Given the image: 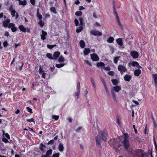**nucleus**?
I'll use <instances>...</instances> for the list:
<instances>
[{"label":"nucleus","mask_w":157,"mask_h":157,"mask_svg":"<svg viewBox=\"0 0 157 157\" xmlns=\"http://www.w3.org/2000/svg\"><path fill=\"white\" fill-rule=\"evenodd\" d=\"M100 79L102 81L104 86V85H106L105 82L104 81V79L102 77H100Z\"/></svg>","instance_id":"obj_56"},{"label":"nucleus","mask_w":157,"mask_h":157,"mask_svg":"<svg viewBox=\"0 0 157 157\" xmlns=\"http://www.w3.org/2000/svg\"><path fill=\"white\" fill-rule=\"evenodd\" d=\"M107 135L108 134L107 131L105 130L103 131L101 134L99 133L95 138L96 144L99 145L98 147L100 152H101L102 150V147L100 146L101 141L103 140L106 142V140L107 137Z\"/></svg>","instance_id":"obj_1"},{"label":"nucleus","mask_w":157,"mask_h":157,"mask_svg":"<svg viewBox=\"0 0 157 157\" xmlns=\"http://www.w3.org/2000/svg\"><path fill=\"white\" fill-rule=\"evenodd\" d=\"M111 82L114 85L116 86L118 83V81L116 79H112L111 80Z\"/></svg>","instance_id":"obj_34"},{"label":"nucleus","mask_w":157,"mask_h":157,"mask_svg":"<svg viewBox=\"0 0 157 157\" xmlns=\"http://www.w3.org/2000/svg\"><path fill=\"white\" fill-rule=\"evenodd\" d=\"M121 89V87L118 86H113L112 89L111 90V93L112 94L113 98L114 101H117L116 95L114 92V91H115L116 92H118Z\"/></svg>","instance_id":"obj_4"},{"label":"nucleus","mask_w":157,"mask_h":157,"mask_svg":"<svg viewBox=\"0 0 157 157\" xmlns=\"http://www.w3.org/2000/svg\"><path fill=\"white\" fill-rule=\"evenodd\" d=\"M26 109H27V111L29 112L31 114L33 113L32 109L30 108L29 107H26Z\"/></svg>","instance_id":"obj_44"},{"label":"nucleus","mask_w":157,"mask_h":157,"mask_svg":"<svg viewBox=\"0 0 157 157\" xmlns=\"http://www.w3.org/2000/svg\"><path fill=\"white\" fill-rule=\"evenodd\" d=\"M118 71H120L121 74L122 75L123 74L124 72L127 71L126 68L124 66L121 65L118 66Z\"/></svg>","instance_id":"obj_5"},{"label":"nucleus","mask_w":157,"mask_h":157,"mask_svg":"<svg viewBox=\"0 0 157 157\" xmlns=\"http://www.w3.org/2000/svg\"><path fill=\"white\" fill-rule=\"evenodd\" d=\"M39 72L40 74H41L42 73L44 72V71L43 70V68H42L41 66H40L39 67Z\"/></svg>","instance_id":"obj_42"},{"label":"nucleus","mask_w":157,"mask_h":157,"mask_svg":"<svg viewBox=\"0 0 157 157\" xmlns=\"http://www.w3.org/2000/svg\"><path fill=\"white\" fill-rule=\"evenodd\" d=\"M152 77L154 79L155 86L156 87L157 86V74H153Z\"/></svg>","instance_id":"obj_16"},{"label":"nucleus","mask_w":157,"mask_h":157,"mask_svg":"<svg viewBox=\"0 0 157 157\" xmlns=\"http://www.w3.org/2000/svg\"><path fill=\"white\" fill-rule=\"evenodd\" d=\"M19 28L20 30L23 32L25 33L26 32V29L23 25H20L19 26Z\"/></svg>","instance_id":"obj_23"},{"label":"nucleus","mask_w":157,"mask_h":157,"mask_svg":"<svg viewBox=\"0 0 157 157\" xmlns=\"http://www.w3.org/2000/svg\"><path fill=\"white\" fill-rule=\"evenodd\" d=\"M30 2L31 4L33 5H34L35 4V0H30Z\"/></svg>","instance_id":"obj_58"},{"label":"nucleus","mask_w":157,"mask_h":157,"mask_svg":"<svg viewBox=\"0 0 157 157\" xmlns=\"http://www.w3.org/2000/svg\"><path fill=\"white\" fill-rule=\"evenodd\" d=\"M50 10L51 12L55 14H56L57 13L56 9L54 7H51L50 8Z\"/></svg>","instance_id":"obj_31"},{"label":"nucleus","mask_w":157,"mask_h":157,"mask_svg":"<svg viewBox=\"0 0 157 157\" xmlns=\"http://www.w3.org/2000/svg\"><path fill=\"white\" fill-rule=\"evenodd\" d=\"M46 56L49 59H53V56H52V54L50 53H47Z\"/></svg>","instance_id":"obj_33"},{"label":"nucleus","mask_w":157,"mask_h":157,"mask_svg":"<svg viewBox=\"0 0 157 157\" xmlns=\"http://www.w3.org/2000/svg\"><path fill=\"white\" fill-rule=\"evenodd\" d=\"M83 29V26L79 25V28L76 29V32L77 33H80L82 30Z\"/></svg>","instance_id":"obj_30"},{"label":"nucleus","mask_w":157,"mask_h":157,"mask_svg":"<svg viewBox=\"0 0 157 157\" xmlns=\"http://www.w3.org/2000/svg\"><path fill=\"white\" fill-rule=\"evenodd\" d=\"M90 52V50L89 48H85L83 51V53L85 56L87 55Z\"/></svg>","instance_id":"obj_26"},{"label":"nucleus","mask_w":157,"mask_h":157,"mask_svg":"<svg viewBox=\"0 0 157 157\" xmlns=\"http://www.w3.org/2000/svg\"><path fill=\"white\" fill-rule=\"evenodd\" d=\"M2 141L4 142V143H6L7 142H9V141H8V139L5 138L4 137H3L2 138Z\"/></svg>","instance_id":"obj_48"},{"label":"nucleus","mask_w":157,"mask_h":157,"mask_svg":"<svg viewBox=\"0 0 157 157\" xmlns=\"http://www.w3.org/2000/svg\"><path fill=\"white\" fill-rule=\"evenodd\" d=\"M131 56L134 59L137 58V52L135 51H132L130 52Z\"/></svg>","instance_id":"obj_15"},{"label":"nucleus","mask_w":157,"mask_h":157,"mask_svg":"<svg viewBox=\"0 0 157 157\" xmlns=\"http://www.w3.org/2000/svg\"><path fill=\"white\" fill-rule=\"evenodd\" d=\"M59 116L57 115H53L52 116V118L53 119H54L55 120H57L59 118Z\"/></svg>","instance_id":"obj_46"},{"label":"nucleus","mask_w":157,"mask_h":157,"mask_svg":"<svg viewBox=\"0 0 157 157\" xmlns=\"http://www.w3.org/2000/svg\"><path fill=\"white\" fill-rule=\"evenodd\" d=\"M103 68L105 70L107 71H109L111 70L109 66L105 67L104 66V67H103Z\"/></svg>","instance_id":"obj_51"},{"label":"nucleus","mask_w":157,"mask_h":157,"mask_svg":"<svg viewBox=\"0 0 157 157\" xmlns=\"http://www.w3.org/2000/svg\"><path fill=\"white\" fill-rule=\"evenodd\" d=\"M58 149L59 151L60 152H63L64 149V147L63 146V144L61 143H60L59 144L58 146Z\"/></svg>","instance_id":"obj_18"},{"label":"nucleus","mask_w":157,"mask_h":157,"mask_svg":"<svg viewBox=\"0 0 157 157\" xmlns=\"http://www.w3.org/2000/svg\"><path fill=\"white\" fill-rule=\"evenodd\" d=\"M42 34L40 35L41 38L43 40H44L46 39V36L47 35V33L46 31L43 30H42Z\"/></svg>","instance_id":"obj_12"},{"label":"nucleus","mask_w":157,"mask_h":157,"mask_svg":"<svg viewBox=\"0 0 157 157\" xmlns=\"http://www.w3.org/2000/svg\"><path fill=\"white\" fill-rule=\"evenodd\" d=\"M75 15L77 16H81L82 15V13L81 11H78L75 12Z\"/></svg>","instance_id":"obj_35"},{"label":"nucleus","mask_w":157,"mask_h":157,"mask_svg":"<svg viewBox=\"0 0 157 157\" xmlns=\"http://www.w3.org/2000/svg\"><path fill=\"white\" fill-rule=\"evenodd\" d=\"M59 153H56L53 154L52 157H59Z\"/></svg>","instance_id":"obj_53"},{"label":"nucleus","mask_w":157,"mask_h":157,"mask_svg":"<svg viewBox=\"0 0 157 157\" xmlns=\"http://www.w3.org/2000/svg\"><path fill=\"white\" fill-rule=\"evenodd\" d=\"M91 59L93 61H97L99 59V58L97 54L94 53L90 55Z\"/></svg>","instance_id":"obj_7"},{"label":"nucleus","mask_w":157,"mask_h":157,"mask_svg":"<svg viewBox=\"0 0 157 157\" xmlns=\"http://www.w3.org/2000/svg\"><path fill=\"white\" fill-rule=\"evenodd\" d=\"M114 40V39L113 37L110 36L107 39V41L109 43H111L113 42Z\"/></svg>","instance_id":"obj_27"},{"label":"nucleus","mask_w":157,"mask_h":157,"mask_svg":"<svg viewBox=\"0 0 157 157\" xmlns=\"http://www.w3.org/2000/svg\"><path fill=\"white\" fill-rule=\"evenodd\" d=\"M114 15L115 16H116V19L117 20V23L118 25L120 26V27L121 28V29H123V27L122 26V25H121L119 17L118 16V14L117 13H114Z\"/></svg>","instance_id":"obj_10"},{"label":"nucleus","mask_w":157,"mask_h":157,"mask_svg":"<svg viewBox=\"0 0 157 157\" xmlns=\"http://www.w3.org/2000/svg\"><path fill=\"white\" fill-rule=\"evenodd\" d=\"M74 22L75 25L76 26H77L79 24V22L78 20L76 18H75L74 20Z\"/></svg>","instance_id":"obj_47"},{"label":"nucleus","mask_w":157,"mask_h":157,"mask_svg":"<svg viewBox=\"0 0 157 157\" xmlns=\"http://www.w3.org/2000/svg\"><path fill=\"white\" fill-rule=\"evenodd\" d=\"M116 41L117 44L120 46H121L123 45V43L122 40L121 38H118L116 40Z\"/></svg>","instance_id":"obj_20"},{"label":"nucleus","mask_w":157,"mask_h":157,"mask_svg":"<svg viewBox=\"0 0 157 157\" xmlns=\"http://www.w3.org/2000/svg\"><path fill=\"white\" fill-rule=\"evenodd\" d=\"M141 70H142V67L139 65L138 63V76L141 73Z\"/></svg>","instance_id":"obj_40"},{"label":"nucleus","mask_w":157,"mask_h":157,"mask_svg":"<svg viewBox=\"0 0 157 157\" xmlns=\"http://www.w3.org/2000/svg\"><path fill=\"white\" fill-rule=\"evenodd\" d=\"M54 143V140H52L49 141L47 143L48 145L53 144Z\"/></svg>","instance_id":"obj_50"},{"label":"nucleus","mask_w":157,"mask_h":157,"mask_svg":"<svg viewBox=\"0 0 157 157\" xmlns=\"http://www.w3.org/2000/svg\"><path fill=\"white\" fill-rule=\"evenodd\" d=\"M42 74V77L45 78V76L46 75V73H45L44 72H43L41 74Z\"/></svg>","instance_id":"obj_59"},{"label":"nucleus","mask_w":157,"mask_h":157,"mask_svg":"<svg viewBox=\"0 0 157 157\" xmlns=\"http://www.w3.org/2000/svg\"><path fill=\"white\" fill-rule=\"evenodd\" d=\"M60 54V53L59 52H55L53 55V59L54 60H56L59 57Z\"/></svg>","instance_id":"obj_14"},{"label":"nucleus","mask_w":157,"mask_h":157,"mask_svg":"<svg viewBox=\"0 0 157 157\" xmlns=\"http://www.w3.org/2000/svg\"><path fill=\"white\" fill-rule=\"evenodd\" d=\"M80 94V90L77 89V92L75 93V98H77V99H78V98L79 97Z\"/></svg>","instance_id":"obj_32"},{"label":"nucleus","mask_w":157,"mask_h":157,"mask_svg":"<svg viewBox=\"0 0 157 157\" xmlns=\"http://www.w3.org/2000/svg\"><path fill=\"white\" fill-rule=\"evenodd\" d=\"M9 11L11 12V15L12 17H14L15 16V13H16L15 10L13 9V6L12 5L10 6L9 8Z\"/></svg>","instance_id":"obj_13"},{"label":"nucleus","mask_w":157,"mask_h":157,"mask_svg":"<svg viewBox=\"0 0 157 157\" xmlns=\"http://www.w3.org/2000/svg\"><path fill=\"white\" fill-rule=\"evenodd\" d=\"M5 136L6 138L7 139H10V136L9 134L8 133H6L5 134Z\"/></svg>","instance_id":"obj_61"},{"label":"nucleus","mask_w":157,"mask_h":157,"mask_svg":"<svg viewBox=\"0 0 157 157\" xmlns=\"http://www.w3.org/2000/svg\"><path fill=\"white\" fill-rule=\"evenodd\" d=\"M128 65L129 66L136 67H137V62L132 61L128 63Z\"/></svg>","instance_id":"obj_17"},{"label":"nucleus","mask_w":157,"mask_h":157,"mask_svg":"<svg viewBox=\"0 0 157 157\" xmlns=\"http://www.w3.org/2000/svg\"><path fill=\"white\" fill-rule=\"evenodd\" d=\"M105 65L104 63L102 62H98L97 63V66L98 67L101 66H103V67Z\"/></svg>","instance_id":"obj_36"},{"label":"nucleus","mask_w":157,"mask_h":157,"mask_svg":"<svg viewBox=\"0 0 157 157\" xmlns=\"http://www.w3.org/2000/svg\"><path fill=\"white\" fill-rule=\"evenodd\" d=\"M138 157H147V155L143 150L138 149Z\"/></svg>","instance_id":"obj_6"},{"label":"nucleus","mask_w":157,"mask_h":157,"mask_svg":"<svg viewBox=\"0 0 157 157\" xmlns=\"http://www.w3.org/2000/svg\"><path fill=\"white\" fill-rule=\"evenodd\" d=\"M108 74L111 76H113L114 75V72L113 71H111L107 73Z\"/></svg>","instance_id":"obj_45"},{"label":"nucleus","mask_w":157,"mask_h":157,"mask_svg":"<svg viewBox=\"0 0 157 157\" xmlns=\"http://www.w3.org/2000/svg\"><path fill=\"white\" fill-rule=\"evenodd\" d=\"M119 57H119L117 56L114 58V60H113V61H114V63H115L116 64L117 63V62H118V60H119Z\"/></svg>","instance_id":"obj_43"},{"label":"nucleus","mask_w":157,"mask_h":157,"mask_svg":"<svg viewBox=\"0 0 157 157\" xmlns=\"http://www.w3.org/2000/svg\"><path fill=\"white\" fill-rule=\"evenodd\" d=\"M108 143L110 146L115 148L117 151L118 150L119 148L121 146L120 140L117 138H114L110 140Z\"/></svg>","instance_id":"obj_2"},{"label":"nucleus","mask_w":157,"mask_h":157,"mask_svg":"<svg viewBox=\"0 0 157 157\" xmlns=\"http://www.w3.org/2000/svg\"><path fill=\"white\" fill-rule=\"evenodd\" d=\"M90 33L94 36H101L102 35V33L98 30H92L90 31Z\"/></svg>","instance_id":"obj_8"},{"label":"nucleus","mask_w":157,"mask_h":157,"mask_svg":"<svg viewBox=\"0 0 157 157\" xmlns=\"http://www.w3.org/2000/svg\"><path fill=\"white\" fill-rule=\"evenodd\" d=\"M65 65V64L61 63L59 64H56L55 66L56 67L58 68H60L63 67Z\"/></svg>","instance_id":"obj_37"},{"label":"nucleus","mask_w":157,"mask_h":157,"mask_svg":"<svg viewBox=\"0 0 157 157\" xmlns=\"http://www.w3.org/2000/svg\"><path fill=\"white\" fill-rule=\"evenodd\" d=\"M19 1V4L20 5L25 6L27 4V2L25 0L22 1L21 0H17Z\"/></svg>","instance_id":"obj_22"},{"label":"nucleus","mask_w":157,"mask_h":157,"mask_svg":"<svg viewBox=\"0 0 157 157\" xmlns=\"http://www.w3.org/2000/svg\"><path fill=\"white\" fill-rule=\"evenodd\" d=\"M124 135V140L122 142L124 148L128 150L129 146L130 144L128 141V136L127 133H123Z\"/></svg>","instance_id":"obj_3"},{"label":"nucleus","mask_w":157,"mask_h":157,"mask_svg":"<svg viewBox=\"0 0 157 157\" xmlns=\"http://www.w3.org/2000/svg\"><path fill=\"white\" fill-rule=\"evenodd\" d=\"M55 69V68L54 67V66H53V67H51L50 68V70L52 72H53L54 71Z\"/></svg>","instance_id":"obj_64"},{"label":"nucleus","mask_w":157,"mask_h":157,"mask_svg":"<svg viewBox=\"0 0 157 157\" xmlns=\"http://www.w3.org/2000/svg\"><path fill=\"white\" fill-rule=\"evenodd\" d=\"M81 48H84L85 46L84 41L83 40H81L79 42Z\"/></svg>","instance_id":"obj_24"},{"label":"nucleus","mask_w":157,"mask_h":157,"mask_svg":"<svg viewBox=\"0 0 157 157\" xmlns=\"http://www.w3.org/2000/svg\"><path fill=\"white\" fill-rule=\"evenodd\" d=\"M8 28H11L12 32H15L17 30V27H15V24L13 23H10L8 26Z\"/></svg>","instance_id":"obj_9"},{"label":"nucleus","mask_w":157,"mask_h":157,"mask_svg":"<svg viewBox=\"0 0 157 157\" xmlns=\"http://www.w3.org/2000/svg\"><path fill=\"white\" fill-rule=\"evenodd\" d=\"M85 8L84 7H83V6H80L79 7V10H85Z\"/></svg>","instance_id":"obj_62"},{"label":"nucleus","mask_w":157,"mask_h":157,"mask_svg":"<svg viewBox=\"0 0 157 157\" xmlns=\"http://www.w3.org/2000/svg\"><path fill=\"white\" fill-rule=\"evenodd\" d=\"M104 86L107 94H108L109 93V92L106 85H104Z\"/></svg>","instance_id":"obj_52"},{"label":"nucleus","mask_w":157,"mask_h":157,"mask_svg":"<svg viewBox=\"0 0 157 157\" xmlns=\"http://www.w3.org/2000/svg\"><path fill=\"white\" fill-rule=\"evenodd\" d=\"M113 12L114 13H117L116 10V7L115 5V2L114 0H113Z\"/></svg>","instance_id":"obj_41"},{"label":"nucleus","mask_w":157,"mask_h":157,"mask_svg":"<svg viewBox=\"0 0 157 157\" xmlns=\"http://www.w3.org/2000/svg\"><path fill=\"white\" fill-rule=\"evenodd\" d=\"M26 121L29 122H33L35 123V121L33 119V118H32L30 119H27L26 120Z\"/></svg>","instance_id":"obj_49"},{"label":"nucleus","mask_w":157,"mask_h":157,"mask_svg":"<svg viewBox=\"0 0 157 157\" xmlns=\"http://www.w3.org/2000/svg\"><path fill=\"white\" fill-rule=\"evenodd\" d=\"M85 63L90 66H92L91 64L88 60H85Z\"/></svg>","instance_id":"obj_55"},{"label":"nucleus","mask_w":157,"mask_h":157,"mask_svg":"<svg viewBox=\"0 0 157 157\" xmlns=\"http://www.w3.org/2000/svg\"><path fill=\"white\" fill-rule=\"evenodd\" d=\"M52 149L48 150L46 152V155L48 157H50V155H52Z\"/></svg>","instance_id":"obj_25"},{"label":"nucleus","mask_w":157,"mask_h":157,"mask_svg":"<svg viewBox=\"0 0 157 157\" xmlns=\"http://www.w3.org/2000/svg\"><path fill=\"white\" fill-rule=\"evenodd\" d=\"M82 128V127H79L78 128H77L76 130V132H78Z\"/></svg>","instance_id":"obj_63"},{"label":"nucleus","mask_w":157,"mask_h":157,"mask_svg":"<svg viewBox=\"0 0 157 157\" xmlns=\"http://www.w3.org/2000/svg\"><path fill=\"white\" fill-rule=\"evenodd\" d=\"M64 59L62 55H61L58 59V61L60 63H63Z\"/></svg>","instance_id":"obj_29"},{"label":"nucleus","mask_w":157,"mask_h":157,"mask_svg":"<svg viewBox=\"0 0 157 157\" xmlns=\"http://www.w3.org/2000/svg\"><path fill=\"white\" fill-rule=\"evenodd\" d=\"M8 45V42L6 41H5L3 43V45L4 47H6Z\"/></svg>","instance_id":"obj_54"},{"label":"nucleus","mask_w":157,"mask_h":157,"mask_svg":"<svg viewBox=\"0 0 157 157\" xmlns=\"http://www.w3.org/2000/svg\"><path fill=\"white\" fill-rule=\"evenodd\" d=\"M38 24L41 27H43L44 25V22L42 21L41 20H40L39 22H38Z\"/></svg>","instance_id":"obj_39"},{"label":"nucleus","mask_w":157,"mask_h":157,"mask_svg":"<svg viewBox=\"0 0 157 157\" xmlns=\"http://www.w3.org/2000/svg\"><path fill=\"white\" fill-rule=\"evenodd\" d=\"M47 47L48 48L52 49L53 48L52 45L47 44Z\"/></svg>","instance_id":"obj_57"},{"label":"nucleus","mask_w":157,"mask_h":157,"mask_svg":"<svg viewBox=\"0 0 157 157\" xmlns=\"http://www.w3.org/2000/svg\"><path fill=\"white\" fill-rule=\"evenodd\" d=\"M46 147L42 143H41L40 144L39 148L41 151H42V152H44L45 150L43 149V148H45Z\"/></svg>","instance_id":"obj_28"},{"label":"nucleus","mask_w":157,"mask_h":157,"mask_svg":"<svg viewBox=\"0 0 157 157\" xmlns=\"http://www.w3.org/2000/svg\"><path fill=\"white\" fill-rule=\"evenodd\" d=\"M77 89L80 90V83L79 81H78L77 84Z\"/></svg>","instance_id":"obj_60"},{"label":"nucleus","mask_w":157,"mask_h":157,"mask_svg":"<svg viewBox=\"0 0 157 157\" xmlns=\"http://www.w3.org/2000/svg\"><path fill=\"white\" fill-rule=\"evenodd\" d=\"M36 16L38 17L39 20H41L42 18V15L39 13V10L38 8L37 10Z\"/></svg>","instance_id":"obj_21"},{"label":"nucleus","mask_w":157,"mask_h":157,"mask_svg":"<svg viewBox=\"0 0 157 157\" xmlns=\"http://www.w3.org/2000/svg\"><path fill=\"white\" fill-rule=\"evenodd\" d=\"M131 78V76L130 75L126 74L124 76V79L125 81L129 82L130 81Z\"/></svg>","instance_id":"obj_19"},{"label":"nucleus","mask_w":157,"mask_h":157,"mask_svg":"<svg viewBox=\"0 0 157 157\" xmlns=\"http://www.w3.org/2000/svg\"><path fill=\"white\" fill-rule=\"evenodd\" d=\"M78 19L80 21V24L79 25L83 26V18L82 17H79Z\"/></svg>","instance_id":"obj_38"},{"label":"nucleus","mask_w":157,"mask_h":157,"mask_svg":"<svg viewBox=\"0 0 157 157\" xmlns=\"http://www.w3.org/2000/svg\"><path fill=\"white\" fill-rule=\"evenodd\" d=\"M10 20L9 19H7L6 20L2 22V25L5 28L8 27L10 23Z\"/></svg>","instance_id":"obj_11"}]
</instances>
